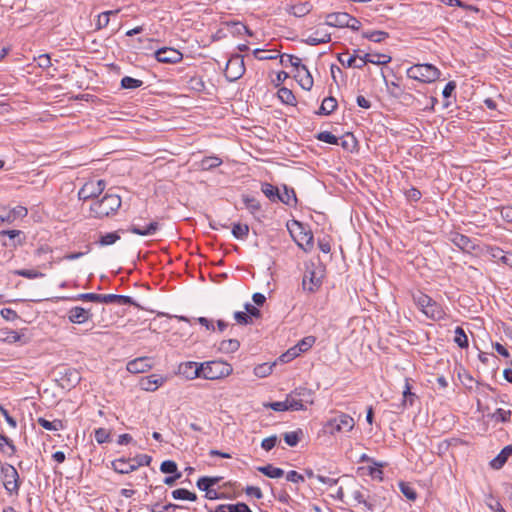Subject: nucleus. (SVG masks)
I'll return each mask as SVG.
<instances>
[{
	"label": "nucleus",
	"instance_id": "nucleus-1",
	"mask_svg": "<svg viewBox=\"0 0 512 512\" xmlns=\"http://www.w3.org/2000/svg\"><path fill=\"white\" fill-rule=\"evenodd\" d=\"M355 427V420L347 413L336 411L322 426V432L336 437L351 432Z\"/></svg>",
	"mask_w": 512,
	"mask_h": 512
},
{
	"label": "nucleus",
	"instance_id": "nucleus-2",
	"mask_svg": "<svg viewBox=\"0 0 512 512\" xmlns=\"http://www.w3.org/2000/svg\"><path fill=\"white\" fill-rule=\"evenodd\" d=\"M413 301L419 310L431 320L439 321L446 317V312L441 304L433 300L427 294L418 291L413 294Z\"/></svg>",
	"mask_w": 512,
	"mask_h": 512
},
{
	"label": "nucleus",
	"instance_id": "nucleus-3",
	"mask_svg": "<svg viewBox=\"0 0 512 512\" xmlns=\"http://www.w3.org/2000/svg\"><path fill=\"white\" fill-rule=\"evenodd\" d=\"M121 206V198L116 194H105L100 200L90 206L92 215L96 218H104L114 214Z\"/></svg>",
	"mask_w": 512,
	"mask_h": 512
},
{
	"label": "nucleus",
	"instance_id": "nucleus-4",
	"mask_svg": "<svg viewBox=\"0 0 512 512\" xmlns=\"http://www.w3.org/2000/svg\"><path fill=\"white\" fill-rule=\"evenodd\" d=\"M439 69L428 63L415 64L407 69V76L422 83L435 82L440 77Z\"/></svg>",
	"mask_w": 512,
	"mask_h": 512
},
{
	"label": "nucleus",
	"instance_id": "nucleus-5",
	"mask_svg": "<svg viewBox=\"0 0 512 512\" xmlns=\"http://www.w3.org/2000/svg\"><path fill=\"white\" fill-rule=\"evenodd\" d=\"M201 377L208 380H216L229 376L233 368L224 361H208L200 364Z\"/></svg>",
	"mask_w": 512,
	"mask_h": 512
},
{
	"label": "nucleus",
	"instance_id": "nucleus-6",
	"mask_svg": "<svg viewBox=\"0 0 512 512\" xmlns=\"http://www.w3.org/2000/svg\"><path fill=\"white\" fill-rule=\"evenodd\" d=\"M3 485L9 494H18L20 488L19 474L14 466L6 465L1 468Z\"/></svg>",
	"mask_w": 512,
	"mask_h": 512
},
{
	"label": "nucleus",
	"instance_id": "nucleus-7",
	"mask_svg": "<svg viewBox=\"0 0 512 512\" xmlns=\"http://www.w3.org/2000/svg\"><path fill=\"white\" fill-rule=\"evenodd\" d=\"M106 183L100 179L86 182L79 190L78 197L80 200L86 201L98 197L104 191Z\"/></svg>",
	"mask_w": 512,
	"mask_h": 512
},
{
	"label": "nucleus",
	"instance_id": "nucleus-8",
	"mask_svg": "<svg viewBox=\"0 0 512 512\" xmlns=\"http://www.w3.org/2000/svg\"><path fill=\"white\" fill-rule=\"evenodd\" d=\"M245 72L243 58L239 55L231 57L224 71L225 77L229 81H235L239 79Z\"/></svg>",
	"mask_w": 512,
	"mask_h": 512
},
{
	"label": "nucleus",
	"instance_id": "nucleus-9",
	"mask_svg": "<svg viewBox=\"0 0 512 512\" xmlns=\"http://www.w3.org/2000/svg\"><path fill=\"white\" fill-rule=\"evenodd\" d=\"M28 214V210L24 206H16L9 208L7 206H0V224L13 223L19 218H24Z\"/></svg>",
	"mask_w": 512,
	"mask_h": 512
},
{
	"label": "nucleus",
	"instance_id": "nucleus-10",
	"mask_svg": "<svg viewBox=\"0 0 512 512\" xmlns=\"http://www.w3.org/2000/svg\"><path fill=\"white\" fill-rule=\"evenodd\" d=\"M154 56L158 62L166 64H175L182 60V53L172 47H162L154 52Z\"/></svg>",
	"mask_w": 512,
	"mask_h": 512
},
{
	"label": "nucleus",
	"instance_id": "nucleus-11",
	"mask_svg": "<svg viewBox=\"0 0 512 512\" xmlns=\"http://www.w3.org/2000/svg\"><path fill=\"white\" fill-rule=\"evenodd\" d=\"M322 284V273L319 271V273L316 272L315 269H307L303 279H302V287L305 291H308L309 293H313L316 290L320 288Z\"/></svg>",
	"mask_w": 512,
	"mask_h": 512
},
{
	"label": "nucleus",
	"instance_id": "nucleus-12",
	"mask_svg": "<svg viewBox=\"0 0 512 512\" xmlns=\"http://www.w3.org/2000/svg\"><path fill=\"white\" fill-rule=\"evenodd\" d=\"M60 374V384L63 388L71 389L75 387L81 380L80 373L74 368H64Z\"/></svg>",
	"mask_w": 512,
	"mask_h": 512
},
{
	"label": "nucleus",
	"instance_id": "nucleus-13",
	"mask_svg": "<svg viewBox=\"0 0 512 512\" xmlns=\"http://www.w3.org/2000/svg\"><path fill=\"white\" fill-rule=\"evenodd\" d=\"M429 100L424 107H421V103L418 102L419 109L422 110H433V111H443L448 109L453 102H455L456 98H426Z\"/></svg>",
	"mask_w": 512,
	"mask_h": 512
},
{
	"label": "nucleus",
	"instance_id": "nucleus-14",
	"mask_svg": "<svg viewBox=\"0 0 512 512\" xmlns=\"http://www.w3.org/2000/svg\"><path fill=\"white\" fill-rule=\"evenodd\" d=\"M178 374L189 380L201 377L200 365L193 361L180 363L178 366Z\"/></svg>",
	"mask_w": 512,
	"mask_h": 512
},
{
	"label": "nucleus",
	"instance_id": "nucleus-15",
	"mask_svg": "<svg viewBox=\"0 0 512 512\" xmlns=\"http://www.w3.org/2000/svg\"><path fill=\"white\" fill-rule=\"evenodd\" d=\"M451 241L455 246L467 253H471L476 249V244L468 236L461 233H453Z\"/></svg>",
	"mask_w": 512,
	"mask_h": 512
},
{
	"label": "nucleus",
	"instance_id": "nucleus-16",
	"mask_svg": "<svg viewBox=\"0 0 512 512\" xmlns=\"http://www.w3.org/2000/svg\"><path fill=\"white\" fill-rule=\"evenodd\" d=\"M92 314L89 309L80 306L73 307L68 312V319L71 323L82 324L91 318Z\"/></svg>",
	"mask_w": 512,
	"mask_h": 512
},
{
	"label": "nucleus",
	"instance_id": "nucleus-17",
	"mask_svg": "<svg viewBox=\"0 0 512 512\" xmlns=\"http://www.w3.org/2000/svg\"><path fill=\"white\" fill-rule=\"evenodd\" d=\"M152 367V360L149 357H140L127 363V370L130 373H143Z\"/></svg>",
	"mask_w": 512,
	"mask_h": 512
},
{
	"label": "nucleus",
	"instance_id": "nucleus-18",
	"mask_svg": "<svg viewBox=\"0 0 512 512\" xmlns=\"http://www.w3.org/2000/svg\"><path fill=\"white\" fill-rule=\"evenodd\" d=\"M166 382V378L157 374H151L141 379L140 385L143 390L155 391Z\"/></svg>",
	"mask_w": 512,
	"mask_h": 512
},
{
	"label": "nucleus",
	"instance_id": "nucleus-19",
	"mask_svg": "<svg viewBox=\"0 0 512 512\" xmlns=\"http://www.w3.org/2000/svg\"><path fill=\"white\" fill-rule=\"evenodd\" d=\"M158 229H159L158 222L152 221L145 227H141L135 223H132L130 225L128 231L133 234L140 235V236H150V235H154Z\"/></svg>",
	"mask_w": 512,
	"mask_h": 512
},
{
	"label": "nucleus",
	"instance_id": "nucleus-20",
	"mask_svg": "<svg viewBox=\"0 0 512 512\" xmlns=\"http://www.w3.org/2000/svg\"><path fill=\"white\" fill-rule=\"evenodd\" d=\"M348 13L333 12L326 15L325 23L328 26L344 28L346 25Z\"/></svg>",
	"mask_w": 512,
	"mask_h": 512
},
{
	"label": "nucleus",
	"instance_id": "nucleus-21",
	"mask_svg": "<svg viewBox=\"0 0 512 512\" xmlns=\"http://www.w3.org/2000/svg\"><path fill=\"white\" fill-rule=\"evenodd\" d=\"M112 468L115 472L119 474H129L136 470L134 463L132 462V459L124 458L112 461Z\"/></svg>",
	"mask_w": 512,
	"mask_h": 512
},
{
	"label": "nucleus",
	"instance_id": "nucleus-22",
	"mask_svg": "<svg viewBox=\"0 0 512 512\" xmlns=\"http://www.w3.org/2000/svg\"><path fill=\"white\" fill-rule=\"evenodd\" d=\"M331 41V35L321 29H317L313 34L303 40L304 43L315 46L318 44L328 43Z\"/></svg>",
	"mask_w": 512,
	"mask_h": 512
},
{
	"label": "nucleus",
	"instance_id": "nucleus-23",
	"mask_svg": "<svg viewBox=\"0 0 512 512\" xmlns=\"http://www.w3.org/2000/svg\"><path fill=\"white\" fill-rule=\"evenodd\" d=\"M104 303H115L117 305H136L133 298L125 295L104 294Z\"/></svg>",
	"mask_w": 512,
	"mask_h": 512
},
{
	"label": "nucleus",
	"instance_id": "nucleus-24",
	"mask_svg": "<svg viewBox=\"0 0 512 512\" xmlns=\"http://www.w3.org/2000/svg\"><path fill=\"white\" fill-rule=\"evenodd\" d=\"M338 107L337 98H323L319 109L315 112L317 115H330Z\"/></svg>",
	"mask_w": 512,
	"mask_h": 512
},
{
	"label": "nucleus",
	"instance_id": "nucleus-25",
	"mask_svg": "<svg viewBox=\"0 0 512 512\" xmlns=\"http://www.w3.org/2000/svg\"><path fill=\"white\" fill-rule=\"evenodd\" d=\"M512 455V445H508L504 447L501 452L491 461V466L494 469H500L505 462L507 461L508 457Z\"/></svg>",
	"mask_w": 512,
	"mask_h": 512
},
{
	"label": "nucleus",
	"instance_id": "nucleus-26",
	"mask_svg": "<svg viewBox=\"0 0 512 512\" xmlns=\"http://www.w3.org/2000/svg\"><path fill=\"white\" fill-rule=\"evenodd\" d=\"M37 423L44 429L48 431H59L65 429V424L60 419H54L53 421H49L43 417H39L37 419Z\"/></svg>",
	"mask_w": 512,
	"mask_h": 512
},
{
	"label": "nucleus",
	"instance_id": "nucleus-27",
	"mask_svg": "<svg viewBox=\"0 0 512 512\" xmlns=\"http://www.w3.org/2000/svg\"><path fill=\"white\" fill-rule=\"evenodd\" d=\"M486 252L491 258L501 261L506 265L512 266L510 258L504 254V251L501 248L496 246H487Z\"/></svg>",
	"mask_w": 512,
	"mask_h": 512
},
{
	"label": "nucleus",
	"instance_id": "nucleus-28",
	"mask_svg": "<svg viewBox=\"0 0 512 512\" xmlns=\"http://www.w3.org/2000/svg\"><path fill=\"white\" fill-rule=\"evenodd\" d=\"M279 202H282L288 206H295L297 203L296 193L293 188H288L284 185V191L280 192V197H278Z\"/></svg>",
	"mask_w": 512,
	"mask_h": 512
},
{
	"label": "nucleus",
	"instance_id": "nucleus-29",
	"mask_svg": "<svg viewBox=\"0 0 512 512\" xmlns=\"http://www.w3.org/2000/svg\"><path fill=\"white\" fill-rule=\"evenodd\" d=\"M261 191L272 202L279 201L278 197H280V191L276 186L265 182V183H262V185H261Z\"/></svg>",
	"mask_w": 512,
	"mask_h": 512
},
{
	"label": "nucleus",
	"instance_id": "nucleus-30",
	"mask_svg": "<svg viewBox=\"0 0 512 512\" xmlns=\"http://www.w3.org/2000/svg\"><path fill=\"white\" fill-rule=\"evenodd\" d=\"M303 435V430L299 428L295 431L284 433L283 438L287 445L294 447L301 441Z\"/></svg>",
	"mask_w": 512,
	"mask_h": 512
},
{
	"label": "nucleus",
	"instance_id": "nucleus-31",
	"mask_svg": "<svg viewBox=\"0 0 512 512\" xmlns=\"http://www.w3.org/2000/svg\"><path fill=\"white\" fill-rule=\"evenodd\" d=\"M243 203L245 204V207L254 215L257 216L261 211V204L260 202L251 196L243 195L242 197Z\"/></svg>",
	"mask_w": 512,
	"mask_h": 512
},
{
	"label": "nucleus",
	"instance_id": "nucleus-32",
	"mask_svg": "<svg viewBox=\"0 0 512 512\" xmlns=\"http://www.w3.org/2000/svg\"><path fill=\"white\" fill-rule=\"evenodd\" d=\"M257 470L269 478H280L284 475L283 469L274 467L271 464L260 466L257 468Z\"/></svg>",
	"mask_w": 512,
	"mask_h": 512
},
{
	"label": "nucleus",
	"instance_id": "nucleus-33",
	"mask_svg": "<svg viewBox=\"0 0 512 512\" xmlns=\"http://www.w3.org/2000/svg\"><path fill=\"white\" fill-rule=\"evenodd\" d=\"M221 480L220 477H208V476H204V477H201L197 480V487L198 489H200L201 491H207L209 490L211 487H213L214 485L218 484L219 481Z\"/></svg>",
	"mask_w": 512,
	"mask_h": 512
},
{
	"label": "nucleus",
	"instance_id": "nucleus-34",
	"mask_svg": "<svg viewBox=\"0 0 512 512\" xmlns=\"http://www.w3.org/2000/svg\"><path fill=\"white\" fill-rule=\"evenodd\" d=\"M104 294H96V293H81L74 297H69L70 300H82V301H90L97 303H104ZM68 299V297L66 298Z\"/></svg>",
	"mask_w": 512,
	"mask_h": 512
},
{
	"label": "nucleus",
	"instance_id": "nucleus-35",
	"mask_svg": "<svg viewBox=\"0 0 512 512\" xmlns=\"http://www.w3.org/2000/svg\"><path fill=\"white\" fill-rule=\"evenodd\" d=\"M297 244L305 251H310L313 248V234L310 230L302 232Z\"/></svg>",
	"mask_w": 512,
	"mask_h": 512
},
{
	"label": "nucleus",
	"instance_id": "nucleus-36",
	"mask_svg": "<svg viewBox=\"0 0 512 512\" xmlns=\"http://www.w3.org/2000/svg\"><path fill=\"white\" fill-rule=\"evenodd\" d=\"M362 37L372 42L380 43L389 37V34L385 31L374 30L362 33Z\"/></svg>",
	"mask_w": 512,
	"mask_h": 512
},
{
	"label": "nucleus",
	"instance_id": "nucleus-37",
	"mask_svg": "<svg viewBox=\"0 0 512 512\" xmlns=\"http://www.w3.org/2000/svg\"><path fill=\"white\" fill-rule=\"evenodd\" d=\"M312 9V4L309 1L295 4L291 8V13L296 17H302L308 14Z\"/></svg>",
	"mask_w": 512,
	"mask_h": 512
},
{
	"label": "nucleus",
	"instance_id": "nucleus-38",
	"mask_svg": "<svg viewBox=\"0 0 512 512\" xmlns=\"http://www.w3.org/2000/svg\"><path fill=\"white\" fill-rule=\"evenodd\" d=\"M366 61L372 64L384 65L391 61V57L380 53H366Z\"/></svg>",
	"mask_w": 512,
	"mask_h": 512
},
{
	"label": "nucleus",
	"instance_id": "nucleus-39",
	"mask_svg": "<svg viewBox=\"0 0 512 512\" xmlns=\"http://www.w3.org/2000/svg\"><path fill=\"white\" fill-rule=\"evenodd\" d=\"M240 347V342L237 339H228L220 342L219 350L224 353H233Z\"/></svg>",
	"mask_w": 512,
	"mask_h": 512
},
{
	"label": "nucleus",
	"instance_id": "nucleus-40",
	"mask_svg": "<svg viewBox=\"0 0 512 512\" xmlns=\"http://www.w3.org/2000/svg\"><path fill=\"white\" fill-rule=\"evenodd\" d=\"M119 10H109L102 12L98 15V19L96 21V29H102L108 26L111 15H116Z\"/></svg>",
	"mask_w": 512,
	"mask_h": 512
},
{
	"label": "nucleus",
	"instance_id": "nucleus-41",
	"mask_svg": "<svg viewBox=\"0 0 512 512\" xmlns=\"http://www.w3.org/2000/svg\"><path fill=\"white\" fill-rule=\"evenodd\" d=\"M399 489L408 500L415 501L417 499V492L410 483L399 482Z\"/></svg>",
	"mask_w": 512,
	"mask_h": 512
},
{
	"label": "nucleus",
	"instance_id": "nucleus-42",
	"mask_svg": "<svg viewBox=\"0 0 512 512\" xmlns=\"http://www.w3.org/2000/svg\"><path fill=\"white\" fill-rule=\"evenodd\" d=\"M287 411H300L305 409V405L301 399H297L291 394L286 397Z\"/></svg>",
	"mask_w": 512,
	"mask_h": 512
},
{
	"label": "nucleus",
	"instance_id": "nucleus-43",
	"mask_svg": "<svg viewBox=\"0 0 512 512\" xmlns=\"http://www.w3.org/2000/svg\"><path fill=\"white\" fill-rule=\"evenodd\" d=\"M410 379H405V386L403 390V402L402 405L405 407L407 404L412 406L414 404V399L416 398L415 393L411 392V386L409 383Z\"/></svg>",
	"mask_w": 512,
	"mask_h": 512
},
{
	"label": "nucleus",
	"instance_id": "nucleus-44",
	"mask_svg": "<svg viewBox=\"0 0 512 512\" xmlns=\"http://www.w3.org/2000/svg\"><path fill=\"white\" fill-rule=\"evenodd\" d=\"M454 342L460 347V348H467L468 343V337L464 331V329L460 326H457L455 329V336H454Z\"/></svg>",
	"mask_w": 512,
	"mask_h": 512
},
{
	"label": "nucleus",
	"instance_id": "nucleus-45",
	"mask_svg": "<svg viewBox=\"0 0 512 512\" xmlns=\"http://www.w3.org/2000/svg\"><path fill=\"white\" fill-rule=\"evenodd\" d=\"M120 239V235L118 232H110L106 234H102L97 241V244L100 246H108L112 245Z\"/></svg>",
	"mask_w": 512,
	"mask_h": 512
},
{
	"label": "nucleus",
	"instance_id": "nucleus-46",
	"mask_svg": "<svg viewBox=\"0 0 512 512\" xmlns=\"http://www.w3.org/2000/svg\"><path fill=\"white\" fill-rule=\"evenodd\" d=\"M189 87L196 91V92H203V93H207V94H211V91H209L206 87H205V83L204 81L202 80L201 77H192L190 80H189Z\"/></svg>",
	"mask_w": 512,
	"mask_h": 512
},
{
	"label": "nucleus",
	"instance_id": "nucleus-47",
	"mask_svg": "<svg viewBox=\"0 0 512 512\" xmlns=\"http://www.w3.org/2000/svg\"><path fill=\"white\" fill-rule=\"evenodd\" d=\"M358 50H354V54L349 55L348 52L340 53L338 54L337 58L338 61L341 63L342 66L352 68L353 65H355L356 62V53Z\"/></svg>",
	"mask_w": 512,
	"mask_h": 512
},
{
	"label": "nucleus",
	"instance_id": "nucleus-48",
	"mask_svg": "<svg viewBox=\"0 0 512 512\" xmlns=\"http://www.w3.org/2000/svg\"><path fill=\"white\" fill-rule=\"evenodd\" d=\"M249 233V226L247 224L236 223L232 227V234L236 239H245Z\"/></svg>",
	"mask_w": 512,
	"mask_h": 512
},
{
	"label": "nucleus",
	"instance_id": "nucleus-49",
	"mask_svg": "<svg viewBox=\"0 0 512 512\" xmlns=\"http://www.w3.org/2000/svg\"><path fill=\"white\" fill-rule=\"evenodd\" d=\"M280 62L285 67L293 66L295 69H297L301 65V59L297 56L290 54H282L280 56Z\"/></svg>",
	"mask_w": 512,
	"mask_h": 512
},
{
	"label": "nucleus",
	"instance_id": "nucleus-50",
	"mask_svg": "<svg viewBox=\"0 0 512 512\" xmlns=\"http://www.w3.org/2000/svg\"><path fill=\"white\" fill-rule=\"evenodd\" d=\"M15 275L27 278V279H36V278H42L45 276L44 273L39 272L34 269H17L13 271Z\"/></svg>",
	"mask_w": 512,
	"mask_h": 512
},
{
	"label": "nucleus",
	"instance_id": "nucleus-51",
	"mask_svg": "<svg viewBox=\"0 0 512 512\" xmlns=\"http://www.w3.org/2000/svg\"><path fill=\"white\" fill-rule=\"evenodd\" d=\"M512 412L511 410H504L502 408L496 409V411L491 415V418L497 422H509L511 419Z\"/></svg>",
	"mask_w": 512,
	"mask_h": 512
},
{
	"label": "nucleus",
	"instance_id": "nucleus-52",
	"mask_svg": "<svg viewBox=\"0 0 512 512\" xmlns=\"http://www.w3.org/2000/svg\"><path fill=\"white\" fill-rule=\"evenodd\" d=\"M316 139L328 144L338 145L339 139L329 131H321L316 136Z\"/></svg>",
	"mask_w": 512,
	"mask_h": 512
},
{
	"label": "nucleus",
	"instance_id": "nucleus-53",
	"mask_svg": "<svg viewBox=\"0 0 512 512\" xmlns=\"http://www.w3.org/2000/svg\"><path fill=\"white\" fill-rule=\"evenodd\" d=\"M316 338L314 336H306L300 340L296 346L301 353L308 351L315 344Z\"/></svg>",
	"mask_w": 512,
	"mask_h": 512
},
{
	"label": "nucleus",
	"instance_id": "nucleus-54",
	"mask_svg": "<svg viewBox=\"0 0 512 512\" xmlns=\"http://www.w3.org/2000/svg\"><path fill=\"white\" fill-rule=\"evenodd\" d=\"M143 82L139 79H135L129 76H125L121 79V87L124 89H135L142 86Z\"/></svg>",
	"mask_w": 512,
	"mask_h": 512
},
{
	"label": "nucleus",
	"instance_id": "nucleus-55",
	"mask_svg": "<svg viewBox=\"0 0 512 512\" xmlns=\"http://www.w3.org/2000/svg\"><path fill=\"white\" fill-rule=\"evenodd\" d=\"M95 440L98 444H103L111 441L110 431L105 428H98L95 430Z\"/></svg>",
	"mask_w": 512,
	"mask_h": 512
},
{
	"label": "nucleus",
	"instance_id": "nucleus-56",
	"mask_svg": "<svg viewBox=\"0 0 512 512\" xmlns=\"http://www.w3.org/2000/svg\"><path fill=\"white\" fill-rule=\"evenodd\" d=\"M274 365H270L268 363H263L254 368V374L257 377H266L272 373Z\"/></svg>",
	"mask_w": 512,
	"mask_h": 512
},
{
	"label": "nucleus",
	"instance_id": "nucleus-57",
	"mask_svg": "<svg viewBox=\"0 0 512 512\" xmlns=\"http://www.w3.org/2000/svg\"><path fill=\"white\" fill-rule=\"evenodd\" d=\"M132 462L134 463L135 469L137 470L141 466H148L150 465L152 458L151 456L147 454H139L135 456L134 458H131Z\"/></svg>",
	"mask_w": 512,
	"mask_h": 512
},
{
	"label": "nucleus",
	"instance_id": "nucleus-58",
	"mask_svg": "<svg viewBox=\"0 0 512 512\" xmlns=\"http://www.w3.org/2000/svg\"><path fill=\"white\" fill-rule=\"evenodd\" d=\"M352 497L353 499L358 503V504H363L365 507H367L369 510H372V504L367 502L366 500V496L364 495L363 491L360 490V489H357V490H354L352 492Z\"/></svg>",
	"mask_w": 512,
	"mask_h": 512
},
{
	"label": "nucleus",
	"instance_id": "nucleus-59",
	"mask_svg": "<svg viewBox=\"0 0 512 512\" xmlns=\"http://www.w3.org/2000/svg\"><path fill=\"white\" fill-rule=\"evenodd\" d=\"M160 470L166 474H176L177 464L172 460H165L161 463Z\"/></svg>",
	"mask_w": 512,
	"mask_h": 512
},
{
	"label": "nucleus",
	"instance_id": "nucleus-60",
	"mask_svg": "<svg viewBox=\"0 0 512 512\" xmlns=\"http://www.w3.org/2000/svg\"><path fill=\"white\" fill-rule=\"evenodd\" d=\"M300 354H301V352L298 351V348L295 345V346L291 347L290 349H288L284 354H282L280 356V360L282 362H289V361L295 359L296 357H298Z\"/></svg>",
	"mask_w": 512,
	"mask_h": 512
},
{
	"label": "nucleus",
	"instance_id": "nucleus-61",
	"mask_svg": "<svg viewBox=\"0 0 512 512\" xmlns=\"http://www.w3.org/2000/svg\"><path fill=\"white\" fill-rule=\"evenodd\" d=\"M221 163V159L217 157H207L202 160L201 166L203 169H211L220 166Z\"/></svg>",
	"mask_w": 512,
	"mask_h": 512
},
{
	"label": "nucleus",
	"instance_id": "nucleus-62",
	"mask_svg": "<svg viewBox=\"0 0 512 512\" xmlns=\"http://www.w3.org/2000/svg\"><path fill=\"white\" fill-rule=\"evenodd\" d=\"M234 319L240 325L252 324V318L246 312H242V311L235 312Z\"/></svg>",
	"mask_w": 512,
	"mask_h": 512
},
{
	"label": "nucleus",
	"instance_id": "nucleus-63",
	"mask_svg": "<svg viewBox=\"0 0 512 512\" xmlns=\"http://www.w3.org/2000/svg\"><path fill=\"white\" fill-rule=\"evenodd\" d=\"M277 441L278 437L276 435H272L262 440L261 447L266 451H270L276 446Z\"/></svg>",
	"mask_w": 512,
	"mask_h": 512
},
{
	"label": "nucleus",
	"instance_id": "nucleus-64",
	"mask_svg": "<svg viewBox=\"0 0 512 512\" xmlns=\"http://www.w3.org/2000/svg\"><path fill=\"white\" fill-rule=\"evenodd\" d=\"M405 196L409 201L417 202L420 200L422 194L417 188L411 187L405 192Z\"/></svg>",
	"mask_w": 512,
	"mask_h": 512
}]
</instances>
